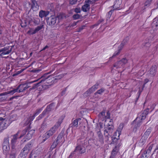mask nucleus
I'll return each instance as SVG.
<instances>
[{"instance_id": "f257e3e1", "label": "nucleus", "mask_w": 158, "mask_h": 158, "mask_svg": "<svg viewBox=\"0 0 158 158\" xmlns=\"http://www.w3.org/2000/svg\"><path fill=\"white\" fill-rule=\"evenodd\" d=\"M65 115H63L61 116L58 119L57 122L50 129L46 132L45 134L43 135L44 138L43 139L42 142H44L46 140L48 139L53 134L55 133L56 131L58 129V128L60 126V125L62 123L63 120L65 117Z\"/></svg>"}, {"instance_id": "f03ea898", "label": "nucleus", "mask_w": 158, "mask_h": 158, "mask_svg": "<svg viewBox=\"0 0 158 158\" xmlns=\"http://www.w3.org/2000/svg\"><path fill=\"white\" fill-rule=\"evenodd\" d=\"M104 127L105 130L104 131V134L106 137L107 138V139L106 141L108 140L109 136V133H112L114 128L113 120L110 118L105 119Z\"/></svg>"}, {"instance_id": "7ed1b4c3", "label": "nucleus", "mask_w": 158, "mask_h": 158, "mask_svg": "<svg viewBox=\"0 0 158 158\" xmlns=\"http://www.w3.org/2000/svg\"><path fill=\"white\" fill-rule=\"evenodd\" d=\"M127 61L128 60L126 58H123L114 64L113 68L111 70L112 72L114 69V68H115L117 69L124 68L125 64L127 62Z\"/></svg>"}, {"instance_id": "20e7f679", "label": "nucleus", "mask_w": 158, "mask_h": 158, "mask_svg": "<svg viewBox=\"0 0 158 158\" xmlns=\"http://www.w3.org/2000/svg\"><path fill=\"white\" fill-rule=\"evenodd\" d=\"M31 146V143H30L26 144L22 149V151L20 153V156L23 158H25Z\"/></svg>"}, {"instance_id": "39448f33", "label": "nucleus", "mask_w": 158, "mask_h": 158, "mask_svg": "<svg viewBox=\"0 0 158 158\" xmlns=\"http://www.w3.org/2000/svg\"><path fill=\"white\" fill-rule=\"evenodd\" d=\"M35 131L34 130H31L29 131L26 135L21 140V144H23L25 142L29 140L31 138L33 134L35 133Z\"/></svg>"}, {"instance_id": "423d86ee", "label": "nucleus", "mask_w": 158, "mask_h": 158, "mask_svg": "<svg viewBox=\"0 0 158 158\" xmlns=\"http://www.w3.org/2000/svg\"><path fill=\"white\" fill-rule=\"evenodd\" d=\"M98 84H96L95 85L88 89L86 92L84 93L83 94V96L84 97H86L89 95L98 88Z\"/></svg>"}, {"instance_id": "0eeeda50", "label": "nucleus", "mask_w": 158, "mask_h": 158, "mask_svg": "<svg viewBox=\"0 0 158 158\" xmlns=\"http://www.w3.org/2000/svg\"><path fill=\"white\" fill-rule=\"evenodd\" d=\"M54 103H51L48 106L45 110L41 114H40L37 118V119L38 120L42 118L46 114L48 111H50L52 108V107L54 106Z\"/></svg>"}, {"instance_id": "6e6552de", "label": "nucleus", "mask_w": 158, "mask_h": 158, "mask_svg": "<svg viewBox=\"0 0 158 158\" xmlns=\"http://www.w3.org/2000/svg\"><path fill=\"white\" fill-rule=\"evenodd\" d=\"M46 19L48 25L53 26L56 23L57 18L55 16L52 15L50 17L46 18Z\"/></svg>"}, {"instance_id": "1a4fd4ad", "label": "nucleus", "mask_w": 158, "mask_h": 158, "mask_svg": "<svg viewBox=\"0 0 158 158\" xmlns=\"http://www.w3.org/2000/svg\"><path fill=\"white\" fill-rule=\"evenodd\" d=\"M128 38V37H127L125 39L123 40V41L122 42V43L120 44V45L118 47V51L117 52H115L113 54L112 57H115L116 56L119 54L120 51L121 50V49L123 47L125 43L127 42V41L126 40H127Z\"/></svg>"}, {"instance_id": "9d476101", "label": "nucleus", "mask_w": 158, "mask_h": 158, "mask_svg": "<svg viewBox=\"0 0 158 158\" xmlns=\"http://www.w3.org/2000/svg\"><path fill=\"white\" fill-rule=\"evenodd\" d=\"M19 131H18L16 134L12 135V138L10 144L13 149L15 147V145L17 142V140L19 138L18 136L19 133Z\"/></svg>"}, {"instance_id": "9b49d317", "label": "nucleus", "mask_w": 158, "mask_h": 158, "mask_svg": "<svg viewBox=\"0 0 158 158\" xmlns=\"http://www.w3.org/2000/svg\"><path fill=\"white\" fill-rule=\"evenodd\" d=\"M29 87L26 84H21L19 85L16 89H18V92L21 93L26 90Z\"/></svg>"}, {"instance_id": "f8f14e48", "label": "nucleus", "mask_w": 158, "mask_h": 158, "mask_svg": "<svg viewBox=\"0 0 158 158\" xmlns=\"http://www.w3.org/2000/svg\"><path fill=\"white\" fill-rule=\"evenodd\" d=\"M12 47L8 46L3 48L2 52L0 55L2 56L5 55H8L12 51Z\"/></svg>"}, {"instance_id": "ddd939ff", "label": "nucleus", "mask_w": 158, "mask_h": 158, "mask_svg": "<svg viewBox=\"0 0 158 158\" xmlns=\"http://www.w3.org/2000/svg\"><path fill=\"white\" fill-rule=\"evenodd\" d=\"M122 0H115L113 6L114 10H119L122 8Z\"/></svg>"}, {"instance_id": "4468645a", "label": "nucleus", "mask_w": 158, "mask_h": 158, "mask_svg": "<svg viewBox=\"0 0 158 158\" xmlns=\"http://www.w3.org/2000/svg\"><path fill=\"white\" fill-rule=\"evenodd\" d=\"M120 135H118V137L116 138V137H114L113 136L111 138V139L112 140V142L111 143H110V141L109 140V138L110 137V135H109V138L108 140V141H106V140L107 139V138L105 136V141L107 142L109 144H117V142L118 140L119 139V136Z\"/></svg>"}, {"instance_id": "2eb2a0df", "label": "nucleus", "mask_w": 158, "mask_h": 158, "mask_svg": "<svg viewBox=\"0 0 158 158\" xmlns=\"http://www.w3.org/2000/svg\"><path fill=\"white\" fill-rule=\"evenodd\" d=\"M39 8V6L35 0H31V8L34 11H36Z\"/></svg>"}, {"instance_id": "dca6fc26", "label": "nucleus", "mask_w": 158, "mask_h": 158, "mask_svg": "<svg viewBox=\"0 0 158 158\" xmlns=\"http://www.w3.org/2000/svg\"><path fill=\"white\" fill-rule=\"evenodd\" d=\"M73 119L72 120V123L70 124L69 126L72 128L74 127L77 128L78 126L79 121L81 120V119L80 118H78L73 120Z\"/></svg>"}, {"instance_id": "f3484780", "label": "nucleus", "mask_w": 158, "mask_h": 158, "mask_svg": "<svg viewBox=\"0 0 158 158\" xmlns=\"http://www.w3.org/2000/svg\"><path fill=\"white\" fill-rule=\"evenodd\" d=\"M78 152L80 154L84 153L85 152V148L80 145L77 146L74 150V152Z\"/></svg>"}, {"instance_id": "a211bd4d", "label": "nucleus", "mask_w": 158, "mask_h": 158, "mask_svg": "<svg viewBox=\"0 0 158 158\" xmlns=\"http://www.w3.org/2000/svg\"><path fill=\"white\" fill-rule=\"evenodd\" d=\"M49 11L41 10L39 12V16L41 18L46 17L49 14Z\"/></svg>"}, {"instance_id": "6ab92c4d", "label": "nucleus", "mask_w": 158, "mask_h": 158, "mask_svg": "<svg viewBox=\"0 0 158 158\" xmlns=\"http://www.w3.org/2000/svg\"><path fill=\"white\" fill-rule=\"evenodd\" d=\"M146 140L147 139L142 136L140 140L137 143H136V144L137 146L139 147H142L145 143Z\"/></svg>"}, {"instance_id": "aec40b11", "label": "nucleus", "mask_w": 158, "mask_h": 158, "mask_svg": "<svg viewBox=\"0 0 158 158\" xmlns=\"http://www.w3.org/2000/svg\"><path fill=\"white\" fill-rule=\"evenodd\" d=\"M97 134L98 135V141L100 142L101 144H103L104 143L103 135L100 131H98L97 132Z\"/></svg>"}, {"instance_id": "412c9836", "label": "nucleus", "mask_w": 158, "mask_h": 158, "mask_svg": "<svg viewBox=\"0 0 158 158\" xmlns=\"http://www.w3.org/2000/svg\"><path fill=\"white\" fill-rule=\"evenodd\" d=\"M157 67L156 65L152 66L150 69V74L151 76H154L156 73Z\"/></svg>"}, {"instance_id": "4be33fe9", "label": "nucleus", "mask_w": 158, "mask_h": 158, "mask_svg": "<svg viewBox=\"0 0 158 158\" xmlns=\"http://www.w3.org/2000/svg\"><path fill=\"white\" fill-rule=\"evenodd\" d=\"M138 119V117H137L133 121L134 123L135 124L134 127L136 129L139 127L142 123V121L140 120L136 122Z\"/></svg>"}, {"instance_id": "5701e85b", "label": "nucleus", "mask_w": 158, "mask_h": 158, "mask_svg": "<svg viewBox=\"0 0 158 158\" xmlns=\"http://www.w3.org/2000/svg\"><path fill=\"white\" fill-rule=\"evenodd\" d=\"M151 26L154 30H157L156 27L158 26V18L157 19L155 18L153 19V21L152 23Z\"/></svg>"}, {"instance_id": "b1692460", "label": "nucleus", "mask_w": 158, "mask_h": 158, "mask_svg": "<svg viewBox=\"0 0 158 158\" xmlns=\"http://www.w3.org/2000/svg\"><path fill=\"white\" fill-rule=\"evenodd\" d=\"M90 5L87 2L85 3L81 7V10L84 12H87L89 10Z\"/></svg>"}, {"instance_id": "393cba45", "label": "nucleus", "mask_w": 158, "mask_h": 158, "mask_svg": "<svg viewBox=\"0 0 158 158\" xmlns=\"http://www.w3.org/2000/svg\"><path fill=\"white\" fill-rule=\"evenodd\" d=\"M49 77V76H48L47 78H45V79H44L43 78H42L40 81L35 84H34L32 86V87L30 89V90H31L32 89H36L37 87H38L39 85L40 84L42 81H44L45 79H48Z\"/></svg>"}, {"instance_id": "a878e982", "label": "nucleus", "mask_w": 158, "mask_h": 158, "mask_svg": "<svg viewBox=\"0 0 158 158\" xmlns=\"http://www.w3.org/2000/svg\"><path fill=\"white\" fill-rule=\"evenodd\" d=\"M151 131L152 128L151 127H149L144 132L142 137H144V138L147 139Z\"/></svg>"}, {"instance_id": "bb28decb", "label": "nucleus", "mask_w": 158, "mask_h": 158, "mask_svg": "<svg viewBox=\"0 0 158 158\" xmlns=\"http://www.w3.org/2000/svg\"><path fill=\"white\" fill-rule=\"evenodd\" d=\"M34 118H33V117L32 116H30L29 118H27V120L25 123L24 125L25 126H26L27 125H29V129H30V125L31 124V122L33 120Z\"/></svg>"}, {"instance_id": "cd10ccee", "label": "nucleus", "mask_w": 158, "mask_h": 158, "mask_svg": "<svg viewBox=\"0 0 158 158\" xmlns=\"http://www.w3.org/2000/svg\"><path fill=\"white\" fill-rule=\"evenodd\" d=\"M153 144H151L150 145L148 146V148L147 149V150H146L144 151L143 152V153L145 154H146V155L147 154H149L150 153H151V150L153 148Z\"/></svg>"}, {"instance_id": "c85d7f7f", "label": "nucleus", "mask_w": 158, "mask_h": 158, "mask_svg": "<svg viewBox=\"0 0 158 158\" xmlns=\"http://www.w3.org/2000/svg\"><path fill=\"white\" fill-rule=\"evenodd\" d=\"M61 137V136H60V135H59L57 137L56 139L54 141V142L52 144V146H53V147L54 148H55L56 145L58 143L59 140V139Z\"/></svg>"}, {"instance_id": "c756f323", "label": "nucleus", "mask_w": 158, "mask_h": 158, "mask_svg": "<svg viewBox=\"0 0 158 158\" xmlns=\"http://www.w3.org/2000/svg\"><path fill=\"white\" fill-rule=\"evenodd\" d=\"M57 67V65L56 64H53L52 66V70L49 72L46 73L44 74V75L43 76V77H45V76L47 75L50 74L52 73L53 71H54L55 70V68Z\"/></svg>"}, {"instance_id": "7c9ffc66", "label": "nucleus", "mask_w": 158, "mask_h": 158, "mask_svg": "<svg viewBox=\"0 0 158 158\" xmlns=\"http://www.w3.org/2000/svg\"><path fill=\"white\" fill-rule=\"evenodd\" d=\"M29 127H27L25 129L23 130L22 132V134L20 135V136L19 137V139L21 138L23 136H24L25 135L28 131H29L30 130Z\"/></svg>"}, {"instance_id": "2f4dec72", "label": "nucleus", "mask_w": 158, "mask_h": 158, "mask_svg": "<svg viewBox=\"0 0 158 158\" xmlns=\"http://www.w3.org/2000/svg\"><path fill=\"white\" fill-rule=\"evenodd\" d=\"M145 73L144 71L143 70H139L138 73L137 74V75H136L137 78H139V77H140L143 75Z\"/></svg>"}, {"instance_id": "473e14b6", "label": "nucleus", "mask_w": 158, "mask_h": 158, "mask_svg": "<svg viewBox=\"0 0 158 158\" xmlns=\"http://www.w3.org/2000/svg\"><path fill=\"white\" fill-rule=\"evenodd\" d=\"M43 110L42 108L37 109L35 112L34 113L33 115L32 116L33 118H34L37 115L40 113Z\"/></svg>"}, {"instance_id": "72a5a7b5", "label": "nucleus", "mask_w": 158, "mask_h": 158, "mask_svg": "<svg viewBox=\"0 0 158 158\" xmlns=\"http://www.w3.org/2000/svg\"><path fill=\"white\" fill-rule=\"evenodd\" d=\"M18 92V89H17L16 88V89H13V90L9 91H7L6 93L8 94H10V95H13L15 93L17 92Z\"/></svg>"}, {"instance_id": "f704fd0d", "label": "nucleus", "mask_w": 158, "mask_h": 158, "mask_svg": "<svg viewBox=\"0 0 158 158\" xmlns=\"http://www.w3.org/2000/svg\"><path fill=\"white\" fill-rule=\"evenodd\" d=\"M123 126H124V125H123V123H121L119 124V127H118V129L117 131H118V135H120V133L121 132V131L123 129Z\"/></svg>"}, {"instance_id": "c9c22d12", "label": "nucleus", "mask_w": 158, "mask_h": 158, "mask_svg": "<svg viewBox=\"0 0 158 158\" xmlns=\"http://www.w3.org/2000/svg\"><path fill=\"white\" fill-rule=\"evenodd\" d=\"M47 127L46 123H43L41 126V127L40 128V130L41 132L45 129Z\"/></svg>"}, {"instance_id": "e433bc0d", "label": "nucleus", "mask_w": 158, "mask_h": 158, "mask_svg": "<svg viewBox=\"0 0 158 158\" xmlns=\"http://www.w3.org/2000/svg\"><path fill=\"white\" fill-rule=\"evenodd\" d=\"M3 145H9V136L4 138Z\"/></svg>"}, {"instance_id": "4c0bfd02", "label": "nucleus", "mask_w": 158, "mask_h": 158, "mask_svg": "<svg viewBox=\"0 0 158 158\" xmlns=\"http://www.w3.org/2000/svg\"><path fill=\"white\" fill-rule=\"evenodd\" d=\"M3 151H8L10 149L9 145H3Z\"/></svg>"}, {"instance_id": "58836bf2", "label": "nucleus", "mask_w": 158, "mask_h": 158, "mask_svg": "<svg viewBox=\"0 0 158 158\" xmlns=\"http://www.w3.org/2000/svg\"><path fill=\"white\" fill-rule=\"evenodd\" d=\"M105 89L103 88H102L98 90L95 93V94L96 95L97 94H101L102 93L104 92Z\"/></svg>"}, {"instance_id": "ea45409f", "label": "nucleus", "mask_w": 158, "mask_h": 158, "mask_svg": "<svg viewBox=\"0 0 158 158\" xmlns=\"http://www.w3.org/2000/svg\"><path fill=\"white\" fill-rule=\"evenodd\" d=\"M149 113V109L148 108L146 109L143 112L141 113V114L143 115H144L146 117V115L148 114Z\"/></svg>"}, {"instance_id": "a19ab883", "label": "nucleus", "mask_w": 158, "mask_h": 158, "mask_svg": "<svg viewBox=\"0 0 158 158\" xmlns=\"http://www.w3.org/2000/svg\"><path fill=\"white\" fill-rule=\"evenodd\" d=\"M24 70L25 69H22L16 71L15 73L13 74V76H15L20 74L22 73Z\"/></svg>"}, {"instance_id": "79ce46f5", "label": "nucleus", "mask_w": 158, "mask_h": 158, "mask_svg": "<svg viewBox=\"0 0 158 158\" xmlns=\"http://www.w3.org/2000/svg\"><path fill=\"white\" fill-rule=\"evenodd\" d=\"M43 27V25H40L37 26L35 29V33H36L37 32L39 31Z\"/></svg>"}, {"instance_id": "37998d69", "label": "nucleus", "mask_w": 158, "mask_h": 158, "mask_svg": "<svg viewBox=\"0 0 158 158\" xmlns=\"http://www.w3.org/2000/svg\"><path fill=\"white\" fill-rule=\"evenodd\" d=\"M138 158H148V157H147V155L143 153L141 155H139Z\"/></svg>"}, {"instance_id": "c03bdc74", "label": "nucleus", "mask_w": 158, "mask_h": 158, "mask_svg": "<svg viewBox=\"0 0 158 158\" xmlns=\"http://www.w3.org/2000/svg\"><path fill=\"white\" fill-rule=\"evenodd\" d=\"M35 29L34 30L32 29H30L27 31V33L30 35H33L36 33H35Z\"/></svg>"}, {"instance_id": "a18cd8bd", "label": "nucleus", "mask_w": 158, "mask_h": 158, "mask_svg": "<svg viewBox=\"0 0 158 158\" xmlns=\"http://www.w3.org/2000/svg\"><path fill=\"white\" fill-rule=\"evenodd\" d=\"M114 10H111L110 11L108 12V13L107 15V18H108L109 19L110 17L113 12Z\"/></svg>"}, {"instance_id": "49530a36", "label": "nucleus", "mask_w": 158, "mask_h": 158, "mask_svg": "<svg viewBox=\"0 0 158 158\" xmlns=\"http://www.w3.org/2000/svg\"><path fill=\"white\" fill-rule=\"evenodd\" d=\"M73 17L74 19H77L80 18V15L78 14H76L74 15Z\"/></svg>"}, {"instance_id": "de8ad7c7", "label": "nucleus", "mask_w": 158, "mask_h": 158, "mask_svg": "<svg viewBox=\"0 0 158 158\" xmlns=\"http://www.w3.org/2000/svg\"><path fill=\"white\" fill-rule=\"evenodd\" d=\"M78 0H69V3L71 5H74L76 4Z\"/></svg>"}, {"instance_id": "09e8293b", "label": "nucleus", "mask_w": 158, "mask_h": 158, "mask_svg": "<svg viewBox=\"0 0 158 158\" xmlns=\"http://www.w3.org/2000/svg\"><path fill=\"white\" fill-rule=\"evenodd\" d=\"M146 118V117H145V116H144V115H143L141 114L140 115L139 117H138V119H140L139 120H141L142 121L143 120L145 119Z\"/></svg>"}, {"instance_id": "8fccbe9b", "label": "nucleus", "mask_w": 158, "mask_h": 158, "mask_svg": "<svg viewBox=\"0 0 158 158\" xmlns=\"http://www.w3.org/2000/svg\"><path fill=\"white\" fill-rule=\"evenodd\" d=\"M99 116L101 117H104V118H105V111H102L99 114Z\"/></svg>"}, {"instance_id": "3c124183", "label": "nucleus", "mask_w": 158, "mask_h": 158, "mask_svg": "<svg viewBox=\"0 0 158 158\" xmlns=\"http://www.w3.org/2000/svg\"><path fill=\"white\" fill-rule=\"evenodd\" d=\"M107 115L105 116V119H108L109 118H110V114L109 111H108L106 113Z\"/></svg>"}, {"instance_id": "603ef678", "label": "nucleus", "mask_w": 158, "mask_h": 158, "mask_svg": "<svg viewBox=\"0 0 158 158\" xmlns=\"http://www.w3.org/2000/svg\"><path fill=\"white\" fill-rule=\"evenodd\" d=\"M40 22V20L38 18H36L34 20V23L36 24H39Z\"/></svg>"}, {"instance_id": "864d4df0", "label": "nucleus", "mask_w": 158, "mask_h": 158, "mask_svg": "<svg viewBox=\"0 0 158 158\" xmlns=\"http://www.w3.org/2000/svg\"><path fill=\"white\" fill-rule=\"evenodd\" d=\"M74 11L77 13H80L81 12V10L80 8H76L74 9Z\"/></svg>"}, {"instance_id": "5fc2aeb1", "label": "nucleus", "mask_w": 158, "mask_h": 158, "mask_svg": "<svg viewBox=\"0 0 158 158\" xmlns=\"http://www.w3.org/2000/svg\"><path fill=\"white\" fill-rule=\"evenodd\" d=\"M22 61H19L17 64V66L18 67H20L23 65V64L22 63Z\"/></svg>"}, {"instance_id": "6e6d98bb", "label": "nucleus", "mask_w": 158, "mask_h": 158, "mask_svg": "<svg viewBox=\"0 0 158 158\" xmlns=\"http://www.w3.org/2000/svg\"><path fill=\"white\" fill-rule=\"evenodd\" d=\"M151 2H149L148 0H147L145 3V6H147L150 4Z\"/></svg>"}, {"instance_id": "4d7b16f0", "label": "nucleus", "mask_w": 158, "mask_h": 158, "mask_svg": "<svg viewBox=\"0 0 158 158\" xmlns=\"http://www.w3.org/2000/svg\"><path fill=\"white\" fill-rule=\"evenodd\" d=\"M78 22H74L71 25L70 27H73L75 26L77 24Z\"/></svg>"}, {"instance_id": "13d9d810", "label": "nucleus", "mask_w": 158, "mask_h": 158, "mask_svg": "<svg viewBox=\"0 0 158 158\" xmlns=\"http://www.w3.org/2000/svg\"><path fill=\"white\" fill-rule=\"evenodd\" d=\"M117 152H112L111 154L115 156L117 154Z\"/></svg>"}, {"instance_id": "bf43d9fd", "label": "nucleus", "mask_w": 158, "mask_h": 158, "mask_svg": "<svg viewBox=\"0 0 158 158\" xmlns=\"http://www.w3.org/2000/svg\"><path fill=\"white\" fill-rule=\"evenodd\" d=\"M112 152H118L117 146H115V147L113 149Z\"/></svg>"}, {"instance_id": "052dcab7", "label": "nucleus", "mask_w": 158, "mask_h": 158, "mask_svg": "<svg viewBox=\"0 0 158 158\" xmlns=\"http://www.w3.org/2000/svg\"><path fill=\"white\" fill-rule=\"evenodd\" d=\"M2 31H3L2 27V26H1L0 25V35H1L2 34Z\"/></svg>"}, {"instance_id": "680f3d73", "label": "nucleus", "mask_w": 158, "mask_h": 158, "mask_svg": "<svg viewBox=\"0 0 158 158\" xmlns=\"http://www.w3.org/2000/svg\"><path fill=\"white\" fill-rule=\"evenodd\" d=\"M149 81V80L147 78H146L144 80V83L146 84Z\"/></svg>"}, {"instance_id": "e2e57ef3", "label": "nucleus", "mask_w": 158, "mask_h": 158, "mask_svg": "<svg viewBox=\"0 0 158 158\" xmlns=\"http://www.w3.org/2000/svg\"><path fill=\"white\" fill-rule=\"evenodd\" d=\"M33 155V152H32L29 155L28 158H31L32 156Z\"/></svg>"}, {"instance_id": "0e129e2a", "label": "nucleus", "mask_w": 158, "mask_h": 158, "mask_svg": "<svg viewBox=\"0 0 158 158\" xmlns=\"http://www.w3.org/2000/svg\"><path fill=\"white\" fill-rule=\"evenodd\" d=\"M150 46V43L148 42H146L145 43V46Z\"/></svg>"}, {"instance_id": "69168bd1", "label": "nucleus", "mask_w": 158, "mask_h": 158, "mask_svg": "<svg viewBox=\"0 0 158 158\" xmlns=\"http://www.w3.org/2000/svg\"><path fill=\"white\" fill-rule=\"evenodd\" d=\"M74 151L73 152H71L69 156V157L71 158V157L73 156L74 154Z\"/></svg>"}, {"instance_id": "338daca9", "label": "nucleus", "mask_w": 158, "mask_h": 158, "mask_svg": "<svg viewBox=\"0 0 158 158\" xmlns=\"http://www.w3.org/2000/svg\"><path fill=\"white\" fill-rule=\"evenodd\" d=\"M10 156H12V158H15V154H11L10 155Z\"/></svg>"}, {"instance_id": "774afa93", "label": "nucleus", "mask_w": 158, "mask_h": 158, "mask_svg": "<svg viewBox=\"0 0 158 158\" xmlns=\"http://www.w3.org/2000/svg\"><path fill=\"white\" fill-rule=\"evenodd\" d=\"M83 29V27H81L79 28V29L77 31L78 32H80L82 29Z\"/></svg>"}]
</instances>
